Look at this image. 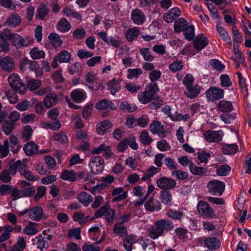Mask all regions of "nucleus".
Returning <instances> with one entry per match:
<instances>
[{
  "instance_id": "58836bf2",
  "label": "nucleus",
  "mask_w": 251,
  "mask_h": 251,
  "mask_svg": "<svg viewBox=\"0 0 251 251\" xmlns=\"http://www.w3.org/2000/svg\"><path fill=\"white\" fill-rule=\"evenodd\" d=\"M108 89L110 90L111 93L113 95L115 94L121 89L120 82L118 80L113 79L107 83Z\"/></svg>"
},
{
  "instance_id": "412c9836",
  "label": "nucleus",
  "mask_w": 251,
  "mask_h": 251,
  "mask_svg": "<svg viewBox=\"0 0 251 251\" xmlns=\"http://www.w3.org/2000/svg\"><path fill=\"white\" fill-rule=\"evenodd\" d=\"M57 100L56 94L54 93L48 94L44 100L45 105L48 108H50L57 103Z\"/></svg>"
},
{
  "instance_id": "680f3d73",
  "label": "nucleus",
  "mask_w": 251,
  "mask_h": 251,
  "mask_svg": "<svg viewBox=\"0 0 251 251\" xmlns=\"http://www.w3.org/2000/svg\"><path fill=\"white\" fill-rule=\"evenodd\" d=\"M54 140L60 142L62 144L66 143L68 141V137L65 132H58L54 135Z\"/></svg>"
},
{
  "instance_id": "7c9ffc66",
  "label": "nucleus",
  "mask_w": 251,
  "mask_h": 251,
  "mask_svg": "<svg viewBox=\"0 0 251 251\" xmlns=\"http://www.w3.org/2000/svg\"><path fill=\"white\" fill-rule=\"evenodd\" d=\"M113 231L121 237H125L127 234L126 227L122 225V223L115 224L113 226Z\"/></svg>"
},
{
  "instance_id": "ea45409f",
  "label": "nucleus",
  "mask_w": 251,
  "mask_h": 251,
  "mask_svg": "<svg viewBox=\"0 0 251 251\" xmlns=\"http://www.w3.org/2000/svg\"><path fill=\"white\" fill-rule=\"evenodd\" d=\"M31 58L34 59H40L45 56V53L42 50H40L38 48L35 47L30 51Z\"/></svg>"
},
{
  "instance_id": "7ed1b4c3",
  "label": "nucleus",
  "mask_w": 251,
  "mask_h": 251,
  "mask_svg": "<svg viewBox=\"0 0 251 251\" xmlns=\"http://www.w3.org/2000/svg\"><path fill=\"white\" fill-rule=\"evenodd\" d=\"M103 215L105 216L106 221L110 225L113 224L116 212L113 209L110 208V206L108 204H106L99 210H97L95 214V217L91 218L90 220L93 221L95 218L101 217Z\"/></svg>"
},
{
  "instance_id": "052dcab7",
  "label": "nucleus",
  "mask_w": 251,
  "mask_h": 251,
  "mask_svg": "<svg viewBox=\"0 0 251 251\" xmlns=\"http://www.w3.org/2000/svg\"><path fill=\"white\" fill-rule=\"evenodd\" d=\"M38 239L37 245V248L42 251L44 248H47L48 247V244L46 242L45 238L43 237L42 235H39L38 236L36 237Z\"/></svg>"
},
{
  "instance_id": "20e7f679",
  "label": "nucleus",
  "mask_w": 251,
  "mask_h": 251,
  "mask_svg": "<svg viewBox=\"0 0 251 251\" xmlns=\"http://www.w3.org/2000/svg\"><path fill=\"white\" fill-rule=\"evenodd\" d=\"M11 42L17 49L29 47L33 43V39L29 37L24 38L17 33H14Z\"/></svg>"
},
{
  "instance_id": "aec40b11",
  "label": "nucleus",
  "mask_w": 251,
  "mask_h": 251,
  "mask_svg": "<svg viewBox=\"0 0 251 251\" xmlns=\"http://www.w3.org/2000/svg\"><path fill=\"white\" fill-rule=\"evenodd\" d=\"M96 108L100 110H114L115 109V105L111 101L107 99H103L101 101L98 102L96 104Z\"/></svg>"
},
{
  "instance_id": "0e129e2a",
  "label": "nucleus",
  "mask_w": 251,
  "mask_h": 251,
  "mask_svg": "<svg viewBox=\"0 0 251 251\" xmlns=\"http://www.w3.org/2000/svg\"><path fill=\"white\" fill-rule=\"evenodd\" d=\"M168 217L175 220H180L183 213L181 211H177L170 209L168 210L167 213Z\"/></svg>"
},
{
  "instance_id": "ddd939ff",
  "label": "nucleus",
  "mask_w": 251,
  "mask_h": 251,
  "mask_svg": "<svg viewBox=\"0 0 251 251\" xmlns=\"http://www.w3.org/2000/svg\"><path fill=\"white\" fill-rule=\"evenodd\" d=\"M181 14V9L178 7H174L164 14L163 19L166 22L170 23L173 22Z\"/></svg>"
},
{
  "instance_id": "1a4fd4ad",
  "label": "nucleus",
  "mask_w": 251,
  "mask_h": 251,
  "mask_svg": "<svg viewBox=\"0 0 251 251\" xmlns=\"http://www.w3.org/2000/svg\"><path fill=\"white\" fill-rule=\"evenodd\" d=\"M25 153L28 156L44 154L48 151L45 150H39V146L33 141H30L25 144L23 148Z\"/></svg>"
},
{
  "instance_id": "6e6d98bb",
  "label": "nucleus",
  "mask_w": 251,
  "mask_h": 251,
  "mask_svg": "<svg viewBox=\"0 0 251 251\" xmlns=\"http://www.w3.org/2000/svg\"><path fill=\"white\" fill-rule=\"evenodd\" d=\"M86 35V32L83 28H76L73 32V38L75 39L81 40L83 39Z\"/></svg>"
},
{
  "instance_id": "a19ab883",
  "label": "nucleus",
  "mask_w": 251,
  "mask_h": 251,
  "mask_svg": "<svg viewBox=\"0 0 251 251\" xmlns=\"http://www.w3.org/2000/svg\"><path fill=\"white\" fill-rule=\"evenodd\" d=\"M190 172L195 175L201 176L205 174L207 172V170L204 167H198L194 165V163L191 164L190 168Z\"/></svg>"
},
{
  "instance_id": "69168bd1",
  "label": "nucleus",
  "mask_w": 251,
  "mask_h": 251,
  "mask_svg": "<svg viewBox=\"0 0 251 251\" xmlns=\"http://www.w3.org/2000/svg\"><path fill=\"white\" fill-rule=\"evenodd\" d=\"M230 170L229 166L225 164L222 165L218 168L216 170V173L218 175L220 176H226L227 175L228 173Z\"/></svg>"
},
{
  "instance_id": "c9c22d12",
  "label": "nucleus",
  "mask_w": 251,
  "mask_h": 251,
  "mask_svg": "<svg viewBox=\"0 0 251 251\" xmlns=\"http://www.w3.org/2000/svg\"><path fill=\"white\" fill-rule=\"evenodd\" d=\"M59 63H68L71 60V54L66 50H61L56 55Z\"/></svg>"
},
{
  "instance_id": "603ef678",
  "label": "nucleus",
  "mask_w": 251,
  "mask_h": 251,
  "mask_svg": "<svg viewBox=\"0 0 251 251\" xmlns=\"http://www.w3.org/2000/svg\"><path fill=\"white\" fill-rule=\"evenodd\" d=\"M217 29L219 35L221 36V37L223 39L224 41L227 43L230 42V39L229 37V35L226 30L224 27L219 25H217Z\"/></svg>"
},
{
  "instance_id": "a878e982",
  "label": "nucleus",
  "mask_w": 251,
  "mask_h": 251,
  "mask_svg": "<svg viewBox=\"0 0 251 251\" xmlns=\"http://www.w3.org/2000/svg\"><path fill=\"white\" fill-rule=\"evenodd\" d=\"M77 200L84 206L88 205L93 200V197L88 193L84 192L80 193L77 197Z\"/></svg>"
},
{
  "instance_id": "9d476101",
  "label": "nucleus",
  "mask_w": 251,
  "mask_h": 251,
  "mask_svg": "<svg viewBox=\"0 0 251 251\" xmlns=\"http://www.w3.org/2000/svg\"><path fill=\"white\" fill-rule=\"evenodd\" d=\"M0 67L5 72L10 73L13 71L15 68L14 59L9 56L0 58Z\"/></svg>"
},
{
  "instance_id": "b1692460",
  "label": "nucleus",
  "mask_w": 251,
  "mask_h": 251,
  "mask_svg": "<svg viewBox=\"0 0 251 251\" xmlns=\"http://www.w3.org/2000/svg\"><path fill=\"white\" fill-rule=\"evenodd\" d=\"M112 127V124L107 120L99 123L97 126V132L99 134L103 135L107 130Z\"/></svg>"
},
{
  "instance_id": "f257e3e1",
  "label": "nucleus",
  "mask_w": 251,
  "mask_h": 251,
  "mask_svg": "<svg viewBox=\"0 0 251 251\" xmlns=\"http://www.w3.org/2000/svg\"><path fill=\"white\" fill-rule=\"evenodd\" d=\"M156 96L157 83H151L148 84L145 91L139 93L138 99L141 103L146 104L152 100H155Z\"/></svg>"
},
{
  "instance_id": "864d4df0",
  "label": "nucleus",
  "mask_w": 251,
  "mask_h": 251,
  "mask_svg": "<svg viewBox=\"0 0 251 251\" xmlns=\"http://www.w3.org/2000/svg\"><path fill=\"white\" fill-rule=\"evenodd\" d=\"M140 141L143 145H149L152 141L151 138L149 136L148 133L146 130H143L139 137Z\"/></svg>"
},
{
  "instance_id": "72a5a7b5",
  "label": "nucleus",
  "mask_w": 251,
  "mask_h": 251,
  "mask_svg": "<svg viewBox=\"0 0 251 251\" xmlns=\"http://www.w3.org/2000/svg\"><path fill=\"white\" fill-rule=\"evenodd\" d=\"M42 85V82L39 79H30L26 83L27 88L31 91H33L37 90Z\"/></svg>"
},
{
  "instance_id": "f3484780",
  "label": "nucleus",
  "mask_w": 251,
  "mask_h": 251,
  "mask_svg": "<svg viewBox=\"0 0 251 251\" xmlns=\"http://www.w3.org/2000/svg\"><path fill=\"white\" fill-rule=\"evenodd\" d=\"M131 19L135 24L140 25L144 23L146 17L141 10L136 9L131 13Z\"/></svg>"
},
{
  "instance_id": "338daca9",
  "label": "nucleus",
  "mask_w": 251,
  "mask_h": 251,
  "mask_svg": "<svg viewBox=\"0 0 251 251\" xmlns=\"http://www.w3.org/2000/svg\"><path fill=\"white\" fill-rule=\"evenodd\" d=\"M8 170H3L0 174V180L4 183L9 182L12 178Z\"/></svg>"
},
{
  "instance_id": "2f4dec72",
  "label": "nucleus",
  "mask_w": 251,
  "mask_h": 251,
  "mask_svg": "<svg viewBox=\"0 0 251 251\" xmlns=\"http://www.w3.org/2000/svg\"><path fill=\"white\" fill-rule=\"evenodd\" d=\"M49 39L54 48H58L62 44L59 36L56 33H51L49 36Z\"/></svg>"
},
{
  "instance_id": "4d7b16f0",
  "label": "nucleus",
  "mask_w": 251,
  "mask_h": 251,
  "mask_svg": "<svg viewBox=\"0 0 251 251\" xmlns=\"http://www.w3.org/2000/svg\"><path fill=\"white\" fill-rule=\"evenodd\" d=\"M21 174L25 178L29 181H35L39 179V177L34 176L31 172L25 170V168L21 172Z\"/></svg>"
},
{
  "instance_id": "f704fd0d",
  "label": "nucleus",
  "mask_w": 251,
  "mask_h": 251,
  "mask_svg": "<svg viewBox=\"0 0 251 251\" xmlns=\"http://www.w3.org/2000/svg\"><path fill=\"white\" fill-rule=\"evenodd\" d=\"M25 247L26 242L24 238L20 236L17 239L16 244L13 246L10 251H22L25 248Z\"/></svg>"
},
{
  "instance_id": "0eeeda50",
  "label": "nucleus",
  "mask_w": 251,
  "mask_h": 251,
  "mask_svg": "<svg viewBox=\"0 0 251 251\" xmlns=\"http://www.w3.org/2000/svg\"><path fill=\"white\" fill-rule=\"evenodd\" d=\"M89 166L93 174H98L104 168V160L100 156H95L90 160Z\"/></svg>"
},
{
  "instance_id": "5fc2aeb1",
  "label": "nucleus",
  "mask_w": 251,
  "mask_h": 251,
  "mask_svg": "<svg viewBox=\"0 0 251 251\" xmlns=\"http://www.w3.org/2000/svg\"><path fill=\"white\" fill-rule=\"evenodd\" d=\"M32 131V128L30 126H25L22 132L23 140L25 141H28L31 138Z\"/></svg>"
},
{
  "instance_id": "e2e57ef3",
  "label": "nucleus",
  "mask_w": 251,
  "mask_h": 251,
  "mask_svg": "<svg viewBox=\"0 0 251 251\" xmlns=\"http://www.w3.org/2000/svg\"><path fill=\"white\" fill-rule=\"evenodd\" d=\"M221 85L224 87H229L232 85L229 76L226 74L222 75L220 76Z\"/></svg>"
},
{
  "instance_id": "e433bc0d",
  "label": "nucleus",
  "mask_w": 251,
  "mask_h": 251,
  "mask_svg": "<svg viewBox=\"0 0 251 251\" xmlns=\"http://www.w3.org/2000/svg\"><path fill=\"white\" fill-rule=\"evenodd\" d=\"M171 195L169 191L162 190L160 194V198L162 203L165 205H171Z\"/></svg>"
},
{
  "instance_id": "f8f14e48",
  "label": "nucleus",
  "mask_w": 251,
  "mask_h": 251,
  "mask_svg": "<svg viewBox=\"0 0 251 251\" xmlns=\"http://www.w3.org/2000/svg\"><path fill=\"white\" fill-rule=\"evenodd\" d=\"M29 218L36 222L41 221L46 218V215L44 213L43 209L40 206H36L29 209Z\"/></svg>"
},
{
  "instance_id": "de8ad7c7",
  "label": "nucleus",
  "mask_w": 251,
  "mask_h": 251,
  "mask_svg": "<svg viewBox=\"0 0 251 251\" xmlns=\"http://www.w3.org/2000/svg\"><path fill=\"white\" fill-rule=\"evenodd\" d=\"M14 33L11 32L9 29H4L0 31V40L3 41L10 40L11 41Z\"/></svg>"
},
{
  "instance_id": "bb28decb",
  "label": "nucleus",
  "mask_w": 251,
  "mask_h": 251,
  "mask_svg": "<svg viewBox=\"0 0 251 251\" xmlns=\"http://www.w3.org/2000/svg\"><path fill=\"white\" fill-rule=\"evenodd\" d=\"M187 22L184 18H180L176 21L174 23L175 30L177 32L184 31L187 27Z\"/></svg>"
},
{
  "instance_id": "c03bdc74",
  "label": "nucleus",
  "mask_w": 251,
  "mask_h": 251,
  "mask_svg": "<svg viewBox=\"0 0 251 251\" xmlns=\"http://www.w3.org/2000/svg\"><path fill=\"white\" fill-rule=\"evenodd\" d=\"M49 11V9L45 5L41 4L37 10V16L39 19L44 20L45 17L48 15Z\"/></svg>"
},
{
  "instance_id": "3c124183",
  "label": "nucleus",
  "mask_w": 251,
  "mask_h": 251,
  "mask_svg": "<svg viewBox=\"0 0 251 251\" xmlns=\"http://www.w3.org/2000/svg\"><path fill=\"white\" fill-rule=\"evenodd\" d=\"M47 188L44 186H39L37 187V193L35 194L34 200L38 201L42 198L46 193Z\"/></svg>"
},
{
  "instance_id": "49530a36",
  "label": "nucleus",
  "mask_w": 251,
  "mask_h": 251,
  "mask_svg": "<svg viewBox=\"0 0 251 251\" xmlns=\"http://www.w3.org/2000/svg\"><path fill=\"white\" fill-rule=\"evenodd\" d=\"M209 64L212 68L219 72H222L225 69V66L217 59H210Z\"/></svg>"
},
{
  "instance_id": "a211bd4d",
  "label": "nucleus",
  "mask_w": 251,
  "mask_h": 251,
  "mask_svg": "<svg viewBox=\"0 0 251 251\" xmlns=\"http://www.w3.org/2000/svg\"><path fill=\"white\" fill-rule=\"evenodd\" d=\"M205 246L208 249L217 250L220 246V240L215 237H208L204 239Z\"/></svg>"
},
{
  "instance_id": "6e6552de",
  "label": "nucleus",
  "mask_w": 251,
  "mask_h": 251,
  "mask_svg": "<svg viewBox=\"0 0 251 251\" xmlns=\"http://www.w3.org/2000/svg\"><path fill=\"white\" fill-rule=\"evenodd\" d=\"M205 95L208 100L215 101L224 98V91L216 87H211L206 90Z\"/></svg>"
},
{
  "instance_id": "6ab92c4d",
  "label": "nucleus",
  "mask_w": 251,
  "mask_h": 251,
  "mask_svg": "<svg viewBox=\"0 0 251 251\" xmlns=\"http://www.w3.org/2000/svg\"><path fill=\"white\" fill-rule=\"evenodd\" d=\"M71 97L75 102L79 103L85 100L86 94L85 91L77 89L72 91Z\"/></svg>"
},
{
  "instance_id": "8fccbe9b",
  "label": "nucleus",
  "mask_w": 251,
  "mask_h": 251,
  "mask_svg": "<svg viewBox=\"0 0 251 251\" xmlns=\"http://www.w3.org/2000/svg\"><path fill=\"white\" fill-rule=\"evenodd\" d=\"M62 14L67 17H73L77 20H80L81 18V15L75 12L69 7H65L62 11Z\"/></svg>"
},
{
  "instance_id": "774afa93",
  "label": "nucleus",
  "mask_w": 251,
  "mask_h": 251,
  "mask_svg": "<svg viewBox=\"0 0 251 251\" xmlns=\"http://www.w3.org/2000/svg\"><path fill=\"white\" fill-rule=\"evenodd\" d=\"M183 66V63L181 61H175L169 65L170 69L173 72H177L180 70Z\"/></svg>"
},
{
  "instance_id": "a18cd8bd",
  "label": "nucleus",
  "mask_w": 251,
  "mask_h": 251,
  "mask_svg": "<svg viewBox=\"0 0 251 251\" xmlns=\"http://www.w3.org/2000/svg\"><path fill=\"white\" fill-rule=\"evenodd\" d=\"M9 141L12 151L13 153L17 152L21 148L18 138L14 135H11L9 138Z\"/></svg>"
},
{
  "instance_id": "79ce46f5",
  "label": "nucleus",
  "mask_w": 251,
  "mask_h": 251,
  "mask_svg": "<svg viewBox=\"0 0 251 251\" xmlns=\"http://www.w3.org/2000/svg\"><path fill=\"white\" fill-rule=\"evenodd\" d=\"M15 127V124L13 123L6 120L2 123V128L3 132L6 135H9Z\"/></svg>"
},
{
  "instance_id": "4c0bfd02",
  "label": "nucleus",
  "mask_w": 251,
  "mask_h": 251,
  "mask_svg": "<svg viewBox=\"0 0 251 251\" xmlns=\"http://www.w3.org/2000/svg\"><path fill=\"white\" fill-rule=\"evenodd\" d=\"M238 148L236 144H226L223 146V152L225 154H232L237 152Z\"/></svg>"
},
{
  "instance_id": "37998d69",
  "label": "nucleus",
  "mask_w": 251,
  "mask_h": 251,
  "mask_svg": "<svg viewBox=\"0 0 251 251\" xmlns=\"http://www.w3.org/2000/svg\"><path fill=\"white\" fill-rule=\"evenodd\" d=\"M140 33V31L138 27H134L129 29L126 34L127 40L128 41H132L139 35Z\"/></svg>"
},
{
  "instance_id": "c756f323",
  "label": "nucleus",
  "mask_w": 251,
  "mask_h": 251,
  "mask_svg": "<svg viewBox=\"0 0 251 251\" xmlns=\"http://www.w3.org/2000/svg\"><path fill=\"white\" fill-rule=\"evenodd\" d=\"M37 224L35 223L29 222L28 225L23 229V232L28 235H32L37 233L38 231V228L35 226Z\"/></svg>"
},
{
  "instance_id": "423d86ee",
  "label": "nucleus",
  "mask_w": 251,
  "mask_h": 251,
  "mask_svg": "<svg viewBox=\"0 0 251 251\" xmlns=\"http://www.w3.org/2000/svg\"><path fill=\"white\" fill-rule=\"evenodd\" d=\"M197 207V210L201 216L208 218H213L215 216L214 210L206 202L200 201Z\"/></svg>"
},
{
  "instance_id": "bf43d9fd",
  "label": "nucleus",
  "mask_w": 251,
  "mask_h": 251,
  "mask_svg": "<svg viewBox=\"0 0 251 251\" xmlns=\"http://www.w3.org/2000/svg\"><path fill=\"white\" fill-rule=\"evenodd\" d=\"M35 193L36 190L34 186H30L22 189V193L23 197H34Z\"/></svg>"
},
{
  "instance_id": "dca6fc26",
  "label": "nucleus",
  "mask_w": 251,
  "mask_h": 251,
  "mask_svg": "<svg viewBox=\"0 0 251 251\" xmlns=\"http://www.w3.org/2000/svg\"><path fill=\"white\" fill-rule=\"evenodd\" d=\"M176 185V182L172 178L163 177L158 179V186L163 189H171L175 188Z\"/></svg>"
},
{
  "instance_id": "473e14b6",
  "label": "nucleus",
  "mask_w": 251,
  "mask_h": 251,
  "mask_svg": "<svg viewBox=\"0 0 251 251\" xmlns=\"http://www.w3.org/2000/svg\"><path fill=\"white\" fill-rule=\"evenodd\" d=\"M76 173L74 171L64 170L61 174V178L63 180H67L70 181L76 180Z\"/></svg>"
},
{
  "instance_id": "2eb2a0df",
  "label": "nucleus",
  "mask_w": 251,
  "mask_h": 251,
  "mask_svg": "<svg viewBox=\"0 0 251 251\" xmlns=\"http://www.w3.org/2000/svg\"><path fill=\"white\" fill-rule=\"evenodd\" d=\"M208 44V40L203 34L197 35L194 41V47L198 51L205 48Z\"/></svg>"
},
{
  "instance_id": "39448f33",
  "label": "nucleus",
  "mask_w": 251,
  "mask_h": 251,
  "mask_svg": "<svg viewBox=\"0 0 251 251\" xmlns=\"http://www.w3.org/2000/svg\"><path fill=\"white\" fill-rule=\"evenodd\" d=\"M207 188L210 193L214 196H221L225 188L224 182L214 180L210 181L207 183Z\"/></svg>"
},
{
  "instance_id": "9b49d317",
  "label": "nucleus",
  "mask_w": 251,
  "mask_h": 251,
  "mask_svg": "<svg viewBox=\"0 0 251 251\" xmlns=\"http://www.w3.org/2000/svg\"><path fill=\"white\" fill-rule=\"evenodd\" d=\"M203 136L204 139L208 142H219L222 139L223 133L221 131H216L209 130L204 133Z\"/></svg>"
},
{
  "instance_id": "c85d7f7f",
  "label": "nucleus",
  "mask_w": 251,
  "mask_h": 251,
  "mask_svg": "<svg viewBox=\"0 0 251 251\" xmlns=\"http://www.w3.org/2000/svg\"><path fill=\"white\" fill-rule=\"evenodd\" d=\"M71 27L70 24L65 18H61L57 25V29L61 32L68 31Z\"/></svg>"
},
{
  "instance_id": "09e8293b",
  "label": "nucleus",
  "mask_w": 251,
  "mask_h": 251,
  "mask_svg": "<svg viewBox=\"0 0 251 251\" xmlns=\"http://www.w3.org/2000/svg\"><path fill=\"white\" fill-rule=\"evenodd\" d=\"M184 35L186 39L189 41L193 40L195 37L194 26L190 25L184 30Z\"/></svg>"
},
{
  "instance_id": "f03ea898",
  "label": "nucleus",
  "mask_w": 251,
  "mask_h": 251,
  "mask_svg": "<svg viewBox=\"0 0 251 251\" xmlns=\"http://www.w3.org/2000/svg\"><path fill=\"white\" fill-rule=\"evenodd\" d=\"M8 84L12 90L20 94H24L26 91V88L24 83L18 75L15 73L10 74L8 77Z\"/></svg>"
},
{
  "instance_id": "5701e85b",
  "label": "nucleus",
  "mask_w": 251,
  "mask_h": 251,
  "mask_svg": "<svg viewBox=\"0 0 251 251\" xmlns=\"http://www.w3.org/2000/svg\"><path fill=\"white\" fill-rule=\"evenodd\" d=\"M186 91H185L186 96L191 99H194L197 97L200 92V88L197 84L191 86V87H187Z\"/></svg>"
},
{
  "instance_id": "4be33fe9",
  "label": "nucleus",
  "mask_w": 251,
  "mask_h": 251,
  "mask_svg": "<svg viewBox=\"0 0 251 251\" xmlns=\"http://www.w3.org/2000/svg\"><path fill=\"white\" fill-rule=\"evenodd\" d=\"M25 168H26V165L24 163H22L21 161L18 160L10 165L8 170L12 175H15L17 170L21 173Z\"/></svg>"
},
{
  "instance_id": "13d9d810",
  "label": "nucleus",
  "mask_w": 251,
  "mask_h": 251,
  "mask_svg": "<svg viewBox=\"0 0 251 251\" xmlns=\"http://www.w3.org/2000/svg\"><path fill=\"white\" fill-rule=\"evenodd\" d=\"M127 71L128 74L127 77L129 79L137 78L143 73L142 70L140 68L128 69Z\"/></svg>"
},
{
  "instance_id": "393cba45",
  "label": "nucleus",
  "mask_w": 251,
  "mask_h": 251,
  "mask_svg": "<svg viewBox=\"0 0 251 251\" xmlns=\"http://www.w3.org/2000/svg\"><path fill=\"white\" fill-rule=\"evenodd\" d=\"M21 22L20 16L17 13L10 15L6 20L5 24L11 27L18 26Z\"/></svg>"
},
{
  "instance_id": "cd10ccee",
  "label": "nucleus",
  "mask_w": 251,
  "mask_h": 251,
  "mask_svg": "<svg viewBox=\"0 0 251 251\" xmlns=\"http://www.w3.org/2000/svg\"><path fill=\"white\" fill-rule=\"evenodd\" d=\"M217 108L221 112H229L232 110L233 106L230 101L221 100L218 104Z\"/></svg>"
},
{
  "instance_id": "4468645a",
  "label": "nucleus",
  "mask_w": 251,
  "mask_h": 251,
  "mask_svg": "<svg viewBox=\"0 0 251 251\" xmlns=\"http://www.w3.org/2000/svg\"><path fill=\"white\" fill-rule=\"evenodd\" d=\"M173 228L172 222L168 220L158 221V237L162 235L164 232H168Z\"/></svg>"
}]
</instances>
